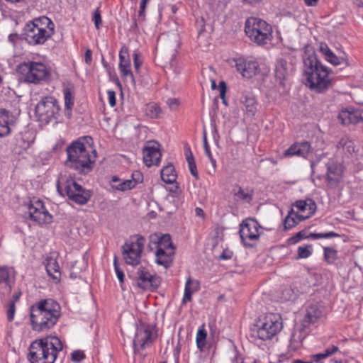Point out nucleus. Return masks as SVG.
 Returning <instances> with one entry per match:
<instances>
[{"instance_id":"f257e3e1","label":"nucleus","mask_w":363,"mask_h":363,"mask_svg":"<svg viewBox=\"0 0 363 363\" xmlns=\"http://www.w3.org/2000/svg\"><path fill=\"white\" fill-rule=\"evenodd\" d=\"M91 138H82L72 142L66 148L67 158L65 161L67 168L79 174H86L94 168L96 152L89 143Z\"/></svg>"},{"instance_id":"f03ea898","label":"nucleus","mask_w":363,"mask_h":363,"mask_svg":"<svg viewBox=\"0 0 363 363\" xmlns=\"http://www.w3.org/2000/svg\"><path fill=\"white\" fill-rule=\"evenodd\" d=\"M60 315V306L57 301L52 298L41 300L30 308L32 329L38 333L48 331L57 323Z\"/></svg>"},{"instance_id":"7ed1b4c3","label":"nucleus","mask_w":363,"mask_h":363,"mask_svg":"<svg viewBox=\"0 0 363 363\" xmlns=\"http://www.w3.org/2000/svg\"><path fill=\"white\" fill-rule=\"evenodd\" d=\"M303 74L306 85L317 92H323L332 85L328 69L321 65L315 54L307 55L303 57Z\"/></svg>"},{"instance_id":"20e7f679","label":"nucleus","mask_w":363,"mask_h":363,"mask_svg":"<svg viewBox=\"0 0 363 363\" xmlns=\"http://www.w3.org/2000/svg\"><path fill=\"white\" fill-rule=\"evenodd\" d=\"M63 345L57 337H47L33 341L29 347L30 363H54Z\"/></svg>"},{"instance_id":"39448f33","label":"nucleus","mask_w":363,"mask_h":363,"mask_svg":"<svg viewBox=\"0 0 363 363\" xmlns=\"http://www.w3.org/2000/svg\"><path fill=\"white\" fill-rule=\"evenodd\" d=\"M57 190L61 196L65 194L77 204L86 203L91 197V192L86 190L70 176L61 175L57 182Z\"/></svg>"},{"instance_id":"423d86ee","label":"nucleus","mask_w":363,"mask_h":363,"mask_svg":"<svg viewBox=\"0 0 363 363\" xmlns=\"http://www.w3.org/2000/svg\"><path fill=\"white\" fill-rule=\"evenodd\" d=\"M148 248L150 250L156 248V262L159 265L164 266L165 268L170 266L174 255V247L169 234L162 236L157 234L151 235Z\"/></svg>"},{"instance_id":"0eeeda50","label":"nucleus","mask_w":363,"mask_h":363,"mask_svg":"<svg viewBox=\"0 0 363 363\" xmlns=\"http://www.w3.org/2000/svg\"><path fill=\"white\" fill-rule=\"evenodd\" d=\"M246 35L255 43L262 45L272 38V28L265 21L255 17L248 18L245 23Z\"/></svg>"},{"instance_id":"6e6552de","label":"nucleus","mask_w":363,"mask_h":363,"mask_svg":"<svg viewBox=\"0 0 363 363\" xmlns=\"http://www.w3.org/2000/svg\"><path fill=\"white\" fill-rule=\"evenodd\" d=\"M21 79L27 83L35 84L46 82L50 77L47 67L41 62H28L21 63L16 69Z\"/></svg>"},{"instance_id":"1a4fd4ad","label":"nucleus","mask_w":363,"mask_h":363,"mask_svg":"<svg viewBox=\"0 0 363 363\" xmlns=\"http://www.w3.org/2000/svg\"><path fill=\"white\" fill-rule=\"evenodd\" d=\"M282 320L277 313L266 315L256 328L252 330L253 335L262 340H272L282 329Z\"/></svg>"},{"instance_id":"9d476101","label":"nucleus","mask_w":363,"mask_h":363,"mask_svg":"<svg viewBox=\"0 0 363 363\" xmlns=\"http://www.w3.org/2000/svg\"><path fill=\"white\" fill-rule=\"evenodd\" d=\"M35 111L40 121L48 123L50 121L58 118L60 107L58 101L55 97L45 96L38 103Z\"/></svg>"},{"instance_id":"9b49d317","label":"nucleus","mask_w":363,"mask_h":363,"mask_svg":"<svg viewBox=\"0 0 363 363\" xmlns=\"http://www.w3.org/2000/svg\"><path fill=\"white\" fill-rule=\"evenodd\" d=\"M136 240H128L122 246V255L127 264L137 265L140 263L141 254L144 248L145 239L140 235L133 236Z\"/></svg>"},{"instance_id":"f8f14e48","label":"nucleus","mask_w":363,"mask_h":363,"mask_svg":"<svg viewBox=\"0 0 363 363\" xmlns=\"http://www.w3.org/2000/svg\"><path fill=\"white\" fill-rule=\"evenodd\" d=\"M261 228L259 223L253 218H247L240 225L239 234L242 242L246 247H254L259 241Z\"/></svg>"},{"instance_id":"ddd939ff","label":"nucleus","mask_w":363,"mask_h":363,"mask_svg":"<svg viewBox=\"0 0 363 363\" xmlns=\"http://www.w3.org/2000/svg\"><path fill=\"white\" fill-rule=\"evenodd\" d=\"M326 172L325 174H318L317 177L321 179L325 177L327 181V187L330 189H335L340 182L343 167L342 164L333 160H329L325 163Z\"/></svg>"},{"instance_id":"4468645a","label":"nucleus","mask_w":363,"mask_h":363,"mask_svg":"<svg viewBox=\"0 0 363 363\" xmlns=\"http://www.w3.org/2000/svg\"><path fill=\"white\" fill-rule=\"evenodd\" d=\"M53 34L50 30H43L31 24H26L23 28L24 40L30 45L44 44Z\"/></svg>"},{"instance_id":"2eb2a0df","label":"nucleus","mask_w":363,"mask_h":363,"mask_svg":"<svg viewBox=\"0 0 363 363\" xmlns=\"http://www.w3.org/2000/svg\"><path fill=\"white\" fill-rule=\"evenodd\" d=\"M153 340L154 335L151 326L143 323H140L137 326L133 342L135 352L148 346L153 342Z\"/></svg>"},{"instance_id":"dca6fc26","label":"nucleus","mask_w":363,"mask_h":363,"mask_svg":"<svg viewBox=\"0 0 363 363\" xmlns=\"http://www.w3.org/2000/svg\"><path fill=\"white\" fill-rule=\"evenodd\" d=\"M28 213L30 218L39 224L50 223L52 221V216L40 200L31 201L28 207Z\"/></svg>"},{"instance_id":"f3484780","label":"nucleus","mask_w":363,"mask_h":363,"mask_svg":"<svg viewBox=\"0 0 363 363\" xmlns=\"http://www.w3.org/2000/svg\"><path fill=\"white\" fill-rule=\"evenodd\" d=\"M138 285L145 291L154 292L161 283V279L159 277L150 274L144 268L138 271Z\"/></svg>"},{"instance_id":"a211bd4d","label":"nucleus","mask_w":363,"mask_h":363,"mask_svg":"<svg viewBox=\"0 0 363 363\" xmlns=\"http://www.w3.org/2000/svg\"><path fill=\"white\" fill-rule=\"evenodd\" d=\"M161 156L160 145L157 143L149 142L143 148V160L147 167L157 165L160 161Z\"/></svg>"},{"instance_id":"6ab92c4d","label":"nucleus","mask_w":363,"mask_h":363,"mask_svg":"<svg viewBox=\"0 0 363 363\" xmlns=\"http://www.w3.org/2000/svg\"><path fill=\"white\" fill-rule=\"evenodd\" d=\"M15 279V271L12 267H0V293L10 294Z\"/></svg>"},{"instance_id":"aec40b11","label":"nucleus","mask_w":363,"mask_h":363,"mask_svg":"<svg viewBox=\"0 0 363 363\" xmlns=\"http://www.w3.org/2000/svg\"><path fill=\"white\" fill-rule=\"evenodd\" d=\"M293 69V65L285 59L281 58L277 60L274 70L275 77L281 86H284V81L288 79Z\"/></svg>"},{"instance_id":"412c9836","label":"nucleus","mask_w":363,"mask_h":363,"mask_svg":"<svg viewBox=\"0 0 363 363\" xmlns=\"http://www.w3.org/2000/svg\"><path fill=\"white\" fill-rule=\"evenodd\" d=\"M235 66L242 77L248 79L255 76L259 69L257 62L255 61H247L243 58H238L235 60Z\"/></svg>"},{"instance_id":"4be33fe9","label":"nucleus","mask_w":363,"mask_h":363,"mask_svg":"<svg viewBox=\"0 0 363 363\" xmlns=\"http://www.w3.org/2000/svg\"><path fill=\"white\" fill-rule=\"evenodd\" d=\"M119 69L121 76L125 79H129L132 84H135V79L130 70L128 51L127 48H122L119 53Z\"/></svg>"},{"instance_id":"5701e85b","label":"nucleus","mask_w":363,"mask_h":363,"mask_svg":"<svg viewBox=\"0 0 363 363\" xmlns=\"http://www.w3.org/2000/svg\"><path fill=\"white\" fill-rule=\"evenodd\" d=\"M312 151L311 144L307 141L295 143L284 152V157H292L294 155L306 157Z\"/></svg>"},{"instance_id":"b1692460","label":"nucleus","mask_w":363,"mask_h":363,"mask_svg":"<svg viewBox=\"0 0 363 363\" xmlns=\"http://www.w3.org/2000/svg\"><path fill=\"white\" fill-rule=\"evenodd\" d=\"M338 118L344 125L357 124L363 122V111L356 110H342L338 115Z\"/></svg>"},{"instance_id":"393cba45","label":"nucleus","mask_w":363,"mask_h":363,"mask_svg":"<svg viewBox=\"0 0 363 363\" xmlns=\"http://www.w3.org/2000/svg\"><path fill=\"white\" fill-rule=\"evenodd\" d=\"M298 211L301 212H306V216L295 214L298 220H304L314 214L316 210V204L312 199L299 200L294 204Z\"/></svg>"},{"instance_id":"a878e982","label":"nucleus","mask_w":363,"mask_h":363,"mask_svg":"<svg viewBox=\"0 0 363 363\" xmlns=\"http://www.w3.org/2000/svg\"><path fill=\"white\" fill-rule=\"evenodd\" d=\"M14 116L5 109L0 110V137L9 135L11 132L10 126L15 122Z\"/></svg>"},{"instance_id":"bb28decb","label":"nucleus","mask_w":363,"mask_h":363,"mask_svg":"<svg viewBox=\"0 0 363 363\" xmlns=\"http://www.w3.org/2000/svg\"><path fill=\"white\" fill-rule=\"evenodd\" d=\"M340 237V235L335 232H329L325 233H311L309 235H306V232L305 230H301L297 233L294 236L291 237L289 242L291 244H295L298 242L299 240L310 238L313 239H320V238H337Z\"/></svg>"},{"instance_id":"cd10ccee","label":"nucleus","mask_w":363,"mask_h":363,"mask_svg":"<svg viewBox=\"0 0 363 363\" xmlns=\"http://www.w3.org/2000/svg\"><path fill=\"white\" fill-rule=\"evenodd\" d=\"M322 311L317 303H312L307 306L303 321V325L308 326L313 324L321 317Z\"/></svg>"},{"instance_id":"c85d7f7f","label":"nucleus","mask_w":363,"mask_h":363,"mask_svg":"<svg viewBox=\"0 0 363 363\" xmlns=\"http://www.w3.org/2000/svg\"><path fill=\"white\" fill-rule=\"evenodd\" d=\"M232 194L235 201L250 203L253 199L254 190L250 187L243 188L238 185L233 188Z\"/></svg>"},{"instance_id":"c756f323","label":"nucleus","mask_w":363,"mask_h":363,"mask_svg":"<svg viewBox=\"0 0 363 363\" xmlns=\"http://www.w3.org/2000/svg\"><path fill=\"white\" fill-rule=\"evenodd\" d=\"M63 94L65 98V116L69 119L72 117V111L74 106V87L69 84L64 87Z\"/></svg>"},{"instance_id":"7c9ffc66","label":"nucleus","mask_w":363,"mask_h":363,"mask_svg":"<svg viewBox=\"0 0 363 363\" xmlns=\"http://www.w3.org/2000/svg\"><path fill=\"white\" fill-rule=\"evenodd\" d=\"M86 265V261L84 258L80 260H77L72 265V271L70 273V278L72 279H78L81 286L85 288L89 286L88 283L81 277L79 274L85 269Z\"/></svg>"},{"instance_id":"2f4dec72","label":"nucleus","mask_w":363,"mask_h":363,"mask_svg":"<svg viewBox=\"0 0 363 363\" xmlns=\"http://www.w3.org/2000/svg\"><path fill=\"white\" fill-rule=\"evenodd\" d=\"M27 24L35 26V28L39 30H50L52 34L55 32V26L52 21L46 16H40L35 18L33 21H29Z\"/></svg>"},{"instance_id":"473e14b6","label":"nucleus","mask_w":363,"mask_h":363,"mask_svg":"<svg viewBox=\"0 0 363 363\" xmlns=\"http://www.w3.org/2000/svg\"><path fill=\"white\" fill-rule=\"evenodd\" d=\"M245 106V113L254 116L257 111V102L254 96L246 95L242 101Z\"/></svg>"},{"instance_id":"72a5a7b5","label":"nucleus","mask_w":363,"mask_h":363,"mask_svg":"<svg viewBox=\"0 0 363 363\" xmlns=\"http://www.w3.org/2000/svg\"><path fill=\"white\" fill-rule=\"evenodd\" d=\"M161 178L162 181L167 184H173L176 182L177 174L172 164H167L162 169Z\"/></svg>"},{"instance_id":"f704fd0d","label":"nucleus","mask_w":363,"mask_h":363,"mask_svg":"<svg viewBox=\"0 0 363 363\" xmlns=\"http://www.w3.org/2000/svg\"><path fill=\"white\" fill-rule=\"evenodd\" d=\"M111 182L113 188L121 191L130 190L135 186V182L132 180L126 179L121 182L115 176L112 177Z\"/></svg>"},{"instance_id":"c9c22d12","label":"nucleus","mask_w":363,"mask_h":363,"mask_svg":"<svg viewBox=\"0 0 363 363\" xmlns=\"http://www.w3.org/2000/svg\"><path fill=\"white\" fill-rule=\"evenodd\" d=\"M45 269L49 276L53 279H59L60 276V267L55 259L50 257L46 259Z\"/></svg>"},{"instance_id":"e433bc0d","label":"nucleus","mask_w":363,"mask_h":363,"mask_svg":"<svg viewBox=\"0 0 363 363\" xmlns=\"http://www.w3.org/2000/svg\"><path fill=\"white\" fill-rule=\"evenodd\" d=\"M143 111L150 118H158L162 114L160 107L155 103H150L145 106Z\"/></svg>"},{"instance_id":"4c0bfd02","label":"nucleus","mask_w":363,"mask_h":363,"mask_svg":"<svg viewBox=\"0 0 363 363\" xmlns=\"http://www.w3.org/2000/svg\"><path fill=\"white\" fill-rule=\"evenodd\" d=\"M20 296H13L5 305L7 320L11 322L16 313V304L18 302Z\"/></svg>"},{"instance_id":"58836bf2","label":"nucleus","mask_w":363,"mask_h":363,"mask_svg":"<svg viewBox=\"0 0 363 363\" xmlns=\"http://www.w3.org/2000/svg\"><path fill=\"white\" fill-rule=\"evenodd\" d=\"M200 288V283L196 279L189 277L186 280L184 295H192L196 293Z\"/></svg>"},{"instance_id":"ea45409f","label":"nucleus","mask_w":363,"mask_h":363,"mask_svg":"<svg viewBox=\"0 0 363 363\" xmlns=\"http://www.w3.org/2000/svg\"><path fill=\"white\" fill-rule=\"evenodd\" d=\"M337 351L338 347L333 345L327 348L323 352L314 354L313 356V359L315 362L320 363L323 359L328 357L329 356H331Z\"/></svg>"},{"instance_id":"a19ab883","label":"nucleus","mask_w":363,"mask_h":363,"mask_svg":"<svg viewBox=\"0 0 363 363\" xmlns=\"http://www.w3.org/2000/svg\"><path fill=\"white\" fill-rule=\"evenodd\" d=\"M207 333L204 328V325H202L198 330L196 333V345L197 347L202 350L206 345V340Z\"/></svg>"},{"instance_id":"79ce46f5","label":"nucleus","mask_w":363,"mask_h":363,"mask_svg":"<svg viewBox=\"0 0 363 363\" xmlns=\"http://www.w3.org/2000/svg\"><path fill=\"white\" fill-rule=\"evenodd\" d=\"M186 160L191 174L197 179L199 178L196 164L194 157L190 149H188V152L186 153Z\"/></svg>"},{"instance_id":"37998d69","label":"nucleus","mask_w":363,"mask_h":363,"mask_svg":"<svg viewBox=\"0 0 363 363\" xmlns=\"http://www.w3.org/2000/svg\"><path fill=\"white\" fill-rule=\"evenodd\" d=\"M324 250V259L329 264H333L337 259V252L333 247H325Z\"/></svg>"},{"instance_id":"c03bdc74","label":"nucleus","mask_w":363,"mask_h":363,"mask_svg":"<svg viewBox=\"0 0 363 363\" xmlns=\"http://www.w3.org/2000/svg\"><path fill=\"white\" fill-rule=\"evenodd\" d=\"M329 53L327 55L326 60L330 62L331 64L337 65L341 64H345L348 66L349 62L344 57H337L332 51H328Z\"/></svg>"},{"instance_id":"a18cd8bd","label":"nucleus","mask_w":363,"mask_h":363,"mask_svg":"<svg viewBox=\"0 0 363 363\" xmlns=\"http://www.w3.org/2000/svg\"><path fill=\"white\" fill-rule=\"evenodd\" d=\"M296 213H294V211L291 210L289 212V214L284 220V228L286 230H289L294 227L295 225L298 223L301 220H298V219L295 216Z\"/></svg>"},{"instance_id":"49530a36","label":"nucleus","mask_w":363,"mask_h":363,"mask_svg":"<svg viewBox=\"0 0 363 363\" xmlns=\"http://www.w3.org/2000/svg\"><path fill=\"white\" fill-rule=\"evenodd\" d=\"M298 258L304 259L308 258L311 256L312 253V246L311 245H305L300 246L298 248Z\"/></svg>"},{"instance_id":"de8ad7c7","label":"nucleus","mask_w":363,"mask_h":363,"mask_svg":"<svg viewBox=\"0 0 363 363\" xmlns=\"http://www.w3.org/2000/svg\"><path fill=\"white\" fill-rule=\"evenodd\" d=\"M304 338L305 335H302L301 332L298 335L294 333L290 339V347L296 349L298 347V344H301Z\"/></svg>"},{"instance_id":"09e8293b","label":"nucleus","mask_w":363,"mask_h":363,"mask_svg":"<svg viewBox=\"0 0 363 363\" xmlns=\"http://www.w3.org/2000/svg\"><path fill=\"white\" fill-rule=\"evenodd\" d=\"M203 147L206 152V155L209 158L210 161L211 162L212 164L215 167L216 166V160L213 158L212 154L210 150L209 145L207 141V137H206V130L203 133Z\"/></svg>"},{"instance_id":"8fccbe9b","label":"nucleus","mask_w":363,"mask_h":363,"mask_svg":"<svg viewBox=\"0 0 363 363\" xmlns=\"http://www.w3.org/2000/svg\"><path fill=\"white\" fill-rule=\"evenodd\" d=\"M149 0H141L140 5V10L138 11V21H143L145 20V13L147 3ZM138 20H135V26H137Z\"/></svg>"},{"instance_id":"3c124183","label":"nucleus","mask_w":363,"mask_h":363,"mask_svg":"<svg viewBox=\"0 0 363 363\" xmlns=\"http://www.w3.org/2000/svg\"><path fill=\"white\" fill-rule=\"evenodd\" d=\"M232 363H261L259 360L244 358L240 355H236L232 361Z\"/></svg>"},{"instance_id":"603ef678","label":"nucleus","mask_w":363,"mask_h":363,"mask_svg":"<svg viewBox=\"0 0 363 363\" xmlns=\"http://www.w3.org/2000/svg\"><path fill=\"white\" fill-rule=\"evenodd\" d=\"M226 90H227V86H226L225 83L223 81L220 82L219 83L220 97L222 99V102L225 105H227V101H226V99H225Z\"/></svg>"},{"instance_id":"864d4df0","label":"nucleus","mask_w":363,"mask_h":363,"mask_svg":"<svg viewBox=\"0 0 363 363\" xmlns=\"http://www.w3.org/2000/svg\"><path fill=\"white\" fill-rule=\"evenodd\" d=\"M93 21L94 22L95 27L99 29L101 24L102 20L101 13L99 9H96L93 13Z\"/></svg>"},{"instance_id":"5fc2aeb1","label":"nucleus","mask_w":363,"mask_h":363,"mask_svg":"<svg viewBox=\"0 0 363 363\" xmlns=\"http://www.w3.org/2000/svg\"><path fill=\"white\" fill-rule=\"evenodd\" d=\"M85 358V355L82 351L76 350L72 353L71 359L73 362H79Z\"/></svg>"},{"instance_id":"6e6d98bb","label":"nucleus","mask_w":363,"mask_h":363,"mask_svg":"<svg viewBox=\"0 0 363 363\" xmlns=\"http://www.w3.org/2000/svg\"><path fill=\"white\" fill-rule=\"evenodd\" d=\"M143 176L139 171H135L132 174V181L135 182V185L143 182Z\"/></svg>"},{"instance_id":"4d7b16f0","label":"nucleus","mask_w":363,"mask_h":363,"mask_svg":"<svg viewBox=\"0 0 363 363\" xmlns=\"http://www.w3.org/2000/svg\"><path fill=\"white\" fill-rule=\"evenodd\" d=\"M107 94L108 96V103L111 106L113 107L116 104V93L114 91L109 90Z\"/></svg>"},{"instance_id":"13d9d810","label":"nucleus","mask_w":363,"mask_h":363,"mask_svg":"<svg viewBox=\"0 0 363 363\" xmlns=\"http://www.w3.org/2000/svg\"><path fill=\"white\" fill-rule=\"evenodd\" d=\"M311 167L312 169L313 174H315V173H318L320 172V169L321 167L319 161H312L311 163Z\"/></svg>"},{"instance_id":"bf43d9fd","label":"nucleus","mask_w":363,"mask_h":363,"mask_svg":"<svg viewBox=\"0 0 363 363\" xmlns=\"http://www.w3.org/2000/svg\"><path fill=\"white\" fill-rule=\"evenodd\" d=\"M167 104H168L169 107L173 110L175 109L179 106V101L178 99L172 98L169 99L167 101Z\"/></svg>"},{"instance_id":"052dcab7","label":"nucleus","mask_w":363,"mask_h":363,"mask_svg":"<svg viewBox=\"0 0 363 363\" xmlns=\"http://www.w3.org/2000/svg\"><path fill=\"white\" fill-rule=\"evenodd\" d=\"M133 63L136 72H138L142 62L139 60V55L136 52L133 54Z\"/></svg>"},{"instance_id":"680f3d73","label":"nucleus","mask_w":363,"mask_h":363,"mask_svg":"<svg viewBox=\"0 0 363 363\" xmlns=\"http://www.w3.org/2000/svg\"><path fill=\"white\" fill-rule=\"evenodd\" d=\"M232 257V252L228 250H223L222 254L219 256V259H229Z\"/></svg>"},{"instance_id":"e2e57ef3","label":"nucleus","mask_w":363,"mask_h":363,"mask_svg":"<svg viewBox=\"0 0 363 363\" xmlns=\"http://www.w3.org/2000/svg\"><path fill=\"white\" fill-rule=\"evenodd\" d=\"M91 62V51L90 50H87L85 52V62L88 65H90Z\"/></svg>"},{"instance_id":"0e129e2a","label":"nucleus","mask_w":363,"mask_h":363,"mask_svg":"<svg viewBox=\"0 0 363 363\" xmlns=\"http://www.w3.org/2000/svg\"><path fill=\"white\" fill-rule=\"evenodd\" d=\"M320 50L325 55V57H327V55L329 53L328 51H331L326 44H321Z\"/></svg>"},{"instance_id":"69168bd1","label":"nucleus","mask_w":363,"mask_h":363,"mask_svg":"<svg viewBox=\"0 0 363 363\" xmlns=\"http://www.w3.org/2000/svg\"><path fill=\"white\" fill-rule=\"evenodd\" d=\"M115 270H116V274H117V277H118L119 281L121 282H123V279H124L123 272L118 267H116V269Z\"/></svg>"},{"instance_id":"338daca9","label":"nucleus","mask_w":363,"mask_h":363,"mask_svg":"<svg viewBox=\"0 0 363 363\" xmlns=\"http://www.w3.org/2000/svg\"><path fill=\"white\" fill-rule=\"evenodd\" d=\"M304 3L308 6H315L317 5L319 0H303Z\"/></svg>"},{"instance_id":"774afa93","label":"nucleus","mask_w":363,"mask_h":363,"mask_svg":"<svg viewBox=\"0 0 363 363\" xmlns=\"http://www.w3.org/2000/svg\"><path fill=\"white\" fill-rule=\"evenodd\" d=\"M195 212H196V215L197 216H199V217L203 218V217H204V216H205V213H204V212H203V209H202V208H199V207L196 208V209H195Z\"/></svg>"}]
</instances>
